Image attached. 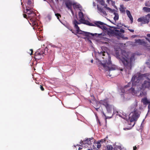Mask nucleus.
Returning a JSON list of instances; mask_svg holds the SVG:
<instances>
[{
  "instance_id": "nucleus-42",
  "label": "nucleus",
  "mask_w": 150,
  "mask_h": 150,
  "mask_svg": "<svg viewBox=\"0 0 150 150\" xmlns=\"http://www.w3.org/2000/svg\"><path fill=\"white\" fill-rule=\"evenodd\" d=\"M101 5H102L103 6L105 5V2L104 1H102L101 2Z\"/></svg>"
},
{
  "instance_id": "nucleus-27",
  "label": "nucleus",
  "mask_w": 150,
  "mask_h": 150,
  "mask_svg": "<svg viewBox=\"0 0 150 150\" xmlns=\"http://www.w3.org/2000/svg\"><path fill=\"white\" fill-rule=\"evenodd\" d=\"M96 144V146H97V147L98 148H100L101 146V144L100 143L99 141H98L97 143H95Z\"/></svg>"
},
{
  "instance_id": "nucleus-2",
  "label": "nucleus",
  "mask_w": 150,
  "mask_h": 150,
  "mask_svg": "<svg viewBox=\"0 0 150 150\" xmlns=\"http://www.w3.org/2000/svg\"><path fill=\"white\" fill-rule=\"evenodd\" d=\"M102 51L100 52H98V53L100 55H102L103 56H106L108 57V61L106 60V62L104 63H101L100 65L103 67L104 69L106 71H110L115 69V67H111V57L110 55L108 52L107 48L106 47H102L101 48Z\"/></svg>"
},
{
  "instance_id": "nucleus-50",
  "label": "nucleus",
  "mask_w": 150,
  "mask_h": 150,
  "mask_svg": "<svg viewBox=\"0 0 150 150\" xmlns=\"http://www.w3.org/2000/svg\"><path fill=\"white\" fill-rule=\"evenodd\" d=\"M146 36L149 38H150V34H148L146 35Z\"/></svg>"
},
{
  "instance_id": "nucleus-53",
  "label": "nucleus",
  "mask_w": 150,
  "mask_h": 150,
  "mask_svg": "<svg viewBox=\"0 0 150 150\" xmlns=\"http://www.w3.org/2000/svg\"><path fill=\"white\" fill-rule=\"evenodd\" d=\"M91 62L92 63H93V59H91Z\"/></svg>"
},
{
  "instance_id": "nucleus-38",
  "label": "nucleus",
  "mask_w": 150,
  "mask_h": 150,
  "mask_svg": "<svg viewBox=\"0 0 150 150\" xmlns=\"http://www.w3.org/2000/svg\"><path fill=\"white\" fill-rule=\"evenodd\" d=\"M105 122L106 123H107V119L108 118H111V117H107L106 116V117H105Z\"/></svg>"
},
{
  "instance_id": "nucleus-56",
  "label": "nucleus",
  "mask_w": 150,
  "mask_h": 150,
  "mask_svg": "<svg viewBox=\"0 0 150 150\" xmlns=\"http://www.w3.org/2000/svg\"><path fill=\"white\" fill-rule=\"evenodd\" d=\"M75 35H76L78 37H79V35H77L76 34Z\"/></svg>"
},
{
  "instance_id": "nucleus-47",
  "label": "nucleus",
  "mask_w": 150,
  "mask_h": 150,
  "mask_svg": "<svg viewBox=\"0 0 150 150\" xmlns=\"http://www.w3.org/2000/svg\"><path fill=\"white\" fill-rule=\"evenodd\" d=\"M146 64L149 66V67L150 68V63L149 62H147Z\"/></svg>"
},
{
  "instance_id": "nucleus-7",
  "label": "nucleus",
  "mask_w": 150,
  "mask_h": 150,
  "mask_svg": "<svg viewBox=\"0 0 150 150\" xmlns=\"http://www.w3.org/2000/svg\"><path fill=\"white\" fill-rule=\"evenodd\" d=\"M25 11V13L28 15L29 17H33L36 16L32 7L26 6Z\"/></svg>"
},
{
  "instance_id": "nucleus-18",
  "label": "nucleus",
  "mask_w": 150,
  "mask_h": 150,
  "mask_svg": "<svg viewBox=\"0 0 150 150\" xmlns=\"http://www.w3.org/2000/svg\"><path fill=\"white\" fill-rule=\"evenodd\" d=\"M126 13L128 16L130 20H131V23H132L133 21V18L131 14V13L129 11L127 10H126Z\"/></svg>"
},
{
  "instance_id": "nucleus-54",
  "label": "nucleus",
  "mask_w": 150,
  "mask_h": 150,
  "mask_svg": "<svg viewBox=\"0 0 150 150\" xmlns=\"http://www.w3.org/2000/svg\"><path fill=\"white\" fill-rule=\"evenodd\" d=\"M143 93V92H142V93H140V96H142V94Z\"/></svg>"
},
{
  "instance_id": "nucleus-31",
  "label": "nucleus",
  "mask_w": 150,
  "mask_h": 150,
  "mask_svg": "<svg viewBox=\"0 0 150 150\" xmlns=\"http://www.w3.org/2000/svg\"><path fill=\"white\" fill-rule=\"evenodd\" d=\"M107 1L108 3H109V2L110 1H111V4L113 6H115V1H113L112 0H107Z\"/></svg>"
},
{
  "instance_id": "nucleus-23",
  "label": "nucleus",
  "mask_w": 150,
  "mask_h": 150,
  "mask_svg": "<svg viewBox=\"0 0 150 150\" xmlns=\"http://www.w3.org/2000/svg\"><path fill=\"white\" fill-rule=\"evenodd\" d=\"M143 10L146 12H150V8L147 7H144L142 8Z\"/></svg>"
},
{
  "instance_id": "nucleus-48",
  "label": "nucleus",
  "mask_w": 150,
  "mask_h": 150,
  "mask_svg": "<svg viewBox=\"0 0 150 150\" xmlns=\"http://www.w3.org/2000/svg\"><path fill=\"white\" fill-rule=\"evenodd\" d=\"M137 147H136V146H134L133 147V150H137Z\"/></svg>"
},
{
  "instance_id": "nucleus-22",
  "label": "nucleus",
  "mask_w": 150,
  "mask_h": 150,
  "mask_svg": "<svg viewBox=\"0 0 150 150\" xmlns=\"http://www.w3.org/2000/svg\"><path fill=\"white\" fill-rule=\"evenodd\" d=\"M129 92L132 93V94L134 95L136 93V91L134 89V88L133 87H131L129 89Z\"/></svg>"
},
{
  "instance_id": "nucleus-9",
  "label": "nucleus",
  "mask_w": 150,
  "mask_h": 150,
  "mask_svg": "<svg viewBox=\"0 0 150 150\" xmlns=\"http://www.w3.org/2000/svg\"><path fill=\"white\" fill-rule=\"evenodd\" d=\"M147 79L150 81V79L147 78ZM146 88L150 89V82L147 81H145L142 84L141 89L144 90Z\"/></svg>"
},
{
  "instance_id": "nucleus-17",
  "label": "nucleus",
  "mask_w": 150,
  "mask_h": 150,
  "mask_svg": "<svg viewBox=\"0 0 150 150\" xmlns=\"http://www.w3.org/2000/svg\"><path fill=\"white\" fill-rule=\"evenodd\" d=\"M99 103L105 107L108 104V101L106 100H101L99 101Z\"/></svg>"
},
{
  "instance_id": "nucleus-13",
  "label": "nucleus",
  "mask_w": 150,
  "mask_h": 150,
  "mask_svg": "<svg viewBox=\"0 0 150 150\" xmlns=\"http://www.w3.org/2000/svg\"><path fill=\"white\" fill-rule=\"evenodd\" d=\"M95 25L102 29H105L106 27L104 26L105 24L100 21H96L94 23Z\"/></svg>"
},
{
  "instance_id": "nucleus-14",
  "label": "nucleus",
  "mask_w": 150,
  "mask_h": 150,
  "mask_svg": "<svg viewBox=\"0 0 150 150\" xmlns=\"http://www.w3.org/2000/svg\"><path fill=\"white\" fill-rule=\"evenodd\" d=\"M97 9L100 14L103 16H105L107 15V13L103 8L97 7Z\"/></svg>"
},
{
  "instance_id": "nucleus-34",
  "label": "nucleus",
  "mask_w": 150,
  "mask_h": 150,
  "mask_svg": "<svg viewBox=\"0 0 150 150\" xmlns=\"http://www.w3.org/2000/svg\"><path fill=\"white\" fill-rule=\"evenodd\" d=\"M31 1L30 0H28V3H27V4H28L27 6H28L29 7H31L30 5L31 4Z\"/></svg>"
},
{
  "instance_id": "nucleus-52",
  "label": "nucleus",
  "mask_w": 150,
  "mask_h": 150,
  "mask_svg": "<svg viewBox=\"0 0 150 150\" xmlns=\"http://www.w3.org/2000/svg\"><path fill=\"white\" fill-rule=\"evenodd\" d=\"M103 115H104L105 117H106V116L105 115V113H104V112H103Z\"/></svg>"
},
{
  "instance_id": "nucleus-49",
  "label": "nucleus",
  "mask_w": 150,
  "mask_h": 150,
  "mask_svg": "<svg viewBox=\"0 0 150 150\" xmlns=\"http://www.w3.org/2000/svg\"><path fill=\"white\" fill-rule=\"evenodd\" d=\"M129 83H128V85H127L126 86H125V88H127V87H128L129 86L128 85H129Z\"/></svg>"
},
{
  "instance_id": "nucleus-32",
  "label": "nucleus",
  "mask_w": 150,
  "mask_h": 150,
  "mask_svg": "<svg viewBox=\"0 0 150 150\" xmlns=\"http://www.w3.org/2000/svg\"><path fill=\"white\" fill-rule=\"evenodd\" d=\"M32 24L35 27L38 26V24L37 22L35 21H33L32 22Z\"/></svg>"
},
{
  "instance_id": "nucleus-28",
  "label": "nucleus",
  "mask_w": 150,
  "mask_h": 150,
  "mask_svg": "<svg viewBox=\"0 0 150 150\" xmlns=\"http://www.w3.org/2000/svg\"><path fill=\"white\" fill-rule=\"evenodd\" d=\"M107 111L109 112L111 110V108L110 106L108 104L105 107Z\"/></svg>"
},
{
  "instance_id": "nucleus-30",
  "label": "nucleus",
  "mask_w": 150,
  "mask_h": 150,
  "mask_svg": "<svg viewBox=\"0 0 150 150\" xmlns=\"http://www.w3.org/2000/svg\"><path fill=\"white\" fill-rule=\"evenodd\" d=\"M145 5L147 7H150V2L149 1H146L145 3Z\"/></svg>"
},
{
  "instance_id": "nucleus-64",
  "label": "nucleus",
  "mask_w": 150,
  "mask_h": 150,
  "mask_svg": "<svg viewBox=\"0 0 150 150\" xmlns=\"http://www.w3.org/2000/svg\"><path fill=\"white\" fill-rule=\"evenodd\" d=\"M103 58H104V57H103Z\"/></svg>"
},
{
  "instance_id": "nucleus-25",
  "label": "nucleus",
  "mask_w": 150,
  "mask_h": 150,
  "mask_svg": "<svg viewBox=\"0 0 150 150\" xmlns=\"http://www.w3.org/2000/svg\"><path fill=\"white\" fill-rule=\"evenodd\" d=\"M120 7V11L122 13H123L125 12V8L124 7V6L122 5H121Z\"/></svg>"
},
{
  "instance_id": "nucleus-21",
  "label": "nucleus",
  "mask_w": 150,
  "mask_h": 150,
  "mask_svg": "<svg viewBox=\"0 0 150 150\" xmlns=\"http://www.w3.org/2000/svg\"><path fill=\"white\" fill-rule=\"evenodd\" d=\"M74 5H73V7L74 9H79L80 8V5L79 4H77L74 1Z\"/></svg>"
},
{
  "instance_id": "nucleus-59",
  "label": "nucleus",
  "mask_w": 150,
  "mask_h": 150,
  "mask_svg": "<svg viewBox=\"0 0 150 150\" xmlns=\"http://www.w3.org/2000/svg\"><path fill=\"white\" fill-rule=\"evenodd\" d=\"M123 70V69H120V70L121 71H122Z\"/></svg>"
},
{
  "instance_id": "nucleus-39",
  "label": "nucleus",
  "mask_w": 150,
  "mask_h": 150,
  "mask_svg": "<svg viewBox=\"0 0 150 150\" xmlns=\"http://www.w3.org/2000/svg\"><path fill=\"white\" fill-rule=\"evenodd\" d=\"M40 88L42 91H44V89L42 86L40 85Z\"/></svg>"
},
{
  "instance_id": "nucleus-37",
  "label": "nucleus",
  "mask_w": 150,
  "mask_h": 150,
  "mask_svg": "<svg viewBox=\"0 0 150 150\" xmlns=\"http://www.w3.org/2000/svg\"><path fill=\"white\" fill-rule=\"evenodd\" d=\"M146 39L149 42V43H148V44H150V39L147 38H146ZM150 47V46L149 47Z\"/></svg>"
},
{
  "instance_id": "nucleus-3",
  "label": "nucleus",
  "mask_w": 150,
  "mask_h": 150,
  "mask_svg": "<svg viewBox=\"0 0 150 150\" xmlns=\"http://www.w3.org/2000/svg\"><path fill=\"white\" fill-rule=\"evenodd\" d=\"M73 24L74 25V27L76 29V33L81 34L85 36L90 37L91 36H96L97 35V33H90L84 32L81 30L78 25L80 24L79 22L78 21L74 19L73 21Z\"/></svg>"
},
{
  "instance_id": "nucleus-10",
  "label": "nucleus",
  "mask_w": 150,
  "mask_h": 150,
  "mask_svg": "<svg viewBox=\"0 0 150 150\" xmlns=\"http://www.w3.org/2000/svg\"><path fill=\"white\" fill-rule=\"evenodd\" d=\"M44 52L42 51L39 52L38 51H36L35 54L34 58L38 60L41 59L44 56Z\"/></svg>"
},
{
  "instance_id": "nucleus-46",
  "label": "nucleus",
  "mask_w": 150,
  "mask_h": 150,
  "mask_svg": "<svg viewBox=\"0 0 150 150\" xmlns=\"http://www.w3.org/2000/svg\"><path fill=\"white\" fill-rule=\"evenodd\" d=\"M23 17L24 18H27V15L26 14H23Z\"/></svg>"
},
{
  "instance_id": "nucleus-44",
  "label": "nucleus",
  "mask_w": 150,
  "mask_h": 150,
  "mask_svg": "<svg viewBox=\"0 0 150 150\" xmlns=\"http://www.w3.org/2000/svg\"><path fill=\"white\" fill-rule=\"evenodd\" d=\"M30 51H31V53L30 54V55H31L33 54V51L32 49H30Z\"/></svg>"
},
{
  "instance_id": "nucleus-8",
  "label": "nucleus",
  "mask_w": 150,
  "mask_h": 150,
  "mask_svg": "<svg viewBox=\"0 0 150 150\" xmlns=\"http://www.w3.org/2000/svg\"><path fill=\"white\" fill-rule=\"evenodd\" d=\"M135 43H138L140 45H143L146 48H148L150 46V44H148L147 42H145L143 40L135 39Z\"/></svg>"
},
{
  "instance_id": "nucleus-61",
  "label": "nucleus",
  "mask_w": 150,
  "mask_h": 150,
  "mask_svg": "<svg viewBox=\"0 0 150 150\" xmlns=\"http://www.w3.org/2000/svg\"><path fill=\"white\" fill-rule=\"evenodd\" d=\"M99 34H98V36H99Z\"/></svg>"
},
{
  "instance_id": "nucleus-19",
  "label": "nucleus",
  "mask_w": 150,
  "mask_h": 150,
  "mask_svg": "<svg viewBox=\"0 0 150 150\" xmlns=\"http://www.w3.org/2000/svg\"><path fill=\"white\" fill-rule=\"evenodd\" d=\"M79 16L80 19V22L84 19V15L83 13L81 11L79 13Z\"/></svg>"
},
{
  "instance_id": "nucleus-57",
  "label": "nucleus",
  "mask_w": 150,
  "mask_h": 150,
  "mask_svg": "<svg viewBox=\"0 0 150 150\" xmlns=\"http://www.w3.org/2000/svg\"><path fill=\"white\" fill-rule=\"evenodd\" d=\"M98 122H99V124L100 125V121H98Z\"/></svg>"
},
{
  "instance_id": "nucleus-1",
  "label": "nucleus",
  "mask_w": 150,
  "mask_h": 150,
  "mask_svg": "<svg viewBox=\"0 0 150 150\" xmlns=\"http://www.w3.org/2000/svg\"><path fill=\"white\" fill-rule=\"evenodd\" d=\"M116 57L119 59L120 63L122 64L128 70H130L132 69V62L134 58V56H132L130 58L125 51L122 52L120 54L117 51L116 52Z\"/></svg>"
},
{
  "instance_id": "nucleus-6",
  "label": "nucleus",
  "mask_w": 150,
  "mask_h": 150,
  "mask_svg": "<svg viewBox=\"0 0 150 150\" xmlns=\"http://www.w3.org/2000/svg\"><path fill=\"white\" fill-rule=\"evenodd\" d=\"M150 21V13H149L145 16L141 17L138 18L137 21L139 22H142L143 24H148Z\"/></svg>"
},
{
  "instance_id": "nucleus-16",
  "label": "nucleus",
  "mask_w": 150,
  "mask_h": 150,
  "mask_svg": "<svg viewBox=\"0 0 150 150\" xmlns=\"http://www.w3.org/2000/svg\"><path fill=\"white\" fill-rule=\"evenodd\" d=\"M110 12L113 13L114 15H115V16L114 17V20L115 21L119 19V15L117 13V11H115V9H114V11Z\"/></svg>"
},
{
  "instance_id": "nucleus-12",
  "label": "nucleus",
  "mask_w": 150,
  "mask_h": 150,
  "mask_svg": "<svg viewBox=\"0 0 150 150\" xmlns=\"http://www.w3.org/2000/svg\"><path fill=\"white\" fill-rule=\"evenodd\" d=\"M65 3L66 7L68 9H71L72 8V6L74 5V1L70 0H67L65 2Z\"/></svg>"
},
{
  "instance_id": "nucleus-60",
  "label": "nucleus",
  "mask_w": 150,
  "mask_h": 150,
  "mask_svg": "<svg viewBox=\"0 0 150 150\" xmlns=\"http://www.w3.org/2000/svg\"><path fill=\"white\" fill-rule=\"evenodd\" d=\"M131 123L132 122H131ZM130 125H132V124L130 123Z\"/></svg>"
},
{
  "instance_id": "nucleus-58",
  "label": "nucleus",
  "mask_w": 150,
  "mask_h": 150,
  "mask_svg": "<svg viewBox=\"0 0 150 150\" xmlns=\"http://www.w3.org/2000/svg\"><path fill=\"white\" fill-rule=\"evenodd\" d=\"M82 149V148H80L79 147V149H79V150H80V149Z\"/></svg>"
},
{
  "instance_id": "nucleus-40",
  "label": "nucleus",
  "mask_w": 150,
  "mask_h": 150,
  "mask_svg": "<svg viewBox=\"0 0 150 150\" xmlns=\"http://www.w3.org/2000/svg\"><path fill=\"white\" fill-rule=\"evenodd\" d=\"M91 97L92 98V100H95V97L93 95H91Z\"/></svg>"
},
{
  "instance_id": "nucleus-33",
  "label": "nucleus",
  "mask_w": 150,
  "mask_h": 150,
  "mask_svg": "<svg viewBox=\"0 0 150 150\" xmlns=\"http://www.w3.org/2000/svg\"><path fill=\"white\" fill-rule=\"evenodd\" d=\"M55 15L57 17V19L59 20H60L59 18L60 17H61V16L60 14L59 13H56Z\"/></svg>"
},
{
  "instance_id": "nucleus-20",
  "label": "nucleus",
  "mask_w": 150,
  "mask_h": 150,
  "mask_svg": "<svg viewBox=\"0 0 150 150\" xmlns=\"http://www.w3.org/2000/svg\"><path fill=\"white\" fill-rule=\"evenodd\" d=\"M141 101L145 105H147L150 103V102L146 98H142V100Z\"/></svg>"
},
{
  "instance_id": "nucleus-4",
  "label": "nucleus",
  "mask_w": 150,
  "mask_h": 150,
  "mask_svg": "<svg viewBox=\"0 0 150 150\" xmlns=\"http://www.w3.org/2000/svg\"><path fill=\"white\" fill-rule=\"evenodd\" d=\"M122 26L117 25V27L111 26L110 28L108 31V33L110 34H113L117 36H120L122 33H124L125 31L122 29H120L119 30H117V29H120Z\"/></svg>"
},
{
  "instance_id": "nucleus-11",
  "label": "nucleus",
  "mask_w": 150,
  "mask_h": 150,
  "mask_svg": "<svg viewBox=\"0 0 150 150\" xmlns=\"http://www.w3.org/2000/svg\"><path fill=\"white\" fill-rule=\"evenodd\" d=\"M93 138L92 137V138H87L85 140H83V145H84L85 148L88 147L90 145L92 144V142H93Z\"/></svg>"
},
{
  "instance_id": "nucleus-26",
  "label": "nucleus",
  "mask_w": 150,
  "mask_h": 150,
  "mask_svg": "<svg viewBox=\"0 0 150 150\" xmlns=\"http://www.w3.org/2000/svg\"><path fill=\"white\" fill-rule=\"evenodd\" d=\"M137 79V77L136 76H133L132 79L131 81L132 82V83L133 84L134 83H135V82H136L137 81H135V79Z\"/></svg>"
},
{
  "instance_id": "nucleus-15",
  "label": "nucleus",
  "mask_w": 150,
  "mask_h": 150,
  "mask_svg": "<svg viewBox=\"0 0 150 150\" xmlns=\"http://www.w3.org/2000/svg\"><path fill=\"white\" fill-rule=\"evenodd\" d=\"M79 23H80V24L81 23H83L90 26L93 25L92 23H90L88 21L85 20L84 19Z\"/></svg>"
},
{
  "instance_id": "nucleus-51",
  "label": "nucleus",
  "mask_w": 150,
  "mask_h": 150,
  "mask_svg": "<svg viewBox=\"0 0 150 150\" xmlns=\"http://www.w3.org/2000/svg\"><path fill=\"white\" fill-rule=\"evenodd\" d=\"M137 36V35H133L132 36V37H133V38H135V37H136Z\"/></svg>"
},
{
  "instance_id": "nucleus-62",
  "label": "nucleus",
  "mask_w": 150,
  "mask_h": 150,
  "mask_svg": "<svg viewBox=\"0 0 150 150\" xmlns=\"http://www.w3.org/2000/svg\"><path fill=\"white\" fill-rule=\"evenodd\" d=\"M88 150H91L90 149H88Z\"/></svg>"
},
{
  "instance_id": "nucleus-45",
  "label": "nucleus",
  "mask_w": 150,
  "mask_h": 150,
  "mask_svg": "<svg viewBox=\"0 0 150 150\" xmlns=\"http://www.w3.org/2000/svg\"><path fill=\"white\" fill-rule=\"evenodd\" d=\"M69 10H70L71 11V13L72 14H73V11L72 10V8H71V9H68Z\"/></svg>"
},
{
  "instance_id": "nucleus-55",
  "label": "nucleus",
  "mask_w": 150,
  "mask_h": 150,
  "mask_svg": "<svg viewBox=\"0 0 150 150\" xmlns=\"http://www.w3.org/2000/svg\"><path fill=\"white\" fill-rule=\"evenodd\" d=\"M99 108H96V110H98Z\"/></svg>"
},
{
  "instance_id": "nucleus-63",
  "label": "nucleus",
  "mask_w": 150,
  "mask_h": 150,
  "mask_svg": "<svg viewBox=\"0 0 150 150\" xmlns=\"http://www.w3.org/2000/svg\"><path fill=\"white\" fill-rule=\"evenodd\" d=\"M46 0H44V1H46Z\"/></svg>"
},
{
  "instance_id": "nucleus-41",
  "label": "nucleus",
  "mask_w": 150,
  "mask_h": 150,
  "mask_svg": "<svg viewBox=\"0 0 150 150\" xmlns=\"http://www.w3.org/2000/svg\"><path fill=\"white\" fill-rule=\"evenodd\" d=\"M72 32V33L75 34H76L74 33V31L73 30L71 29V28H70V29H69Z\"/></svg>"
},
{
  "instance_id": "nucleus-24",
  "label": "nucleus",
  "mask_w": 150,
  "mask_h": 150,
  "mask_svg": "<svg viewBox=\"0 0 150 150\" xmlns=\"http://www.w3.org/2000/svg\"><path fill=\"white\" fill-rule=\"evenodd\" d=\"M104 6V8H105L106 9L108 10L109 12H112L114 11V9H112L111 8L107 7V5L106 4H105V5H103Z\"/></svg>"
},
{
  "instance_id": "nucleus-29",
  "label": "nucleus",
  "mask_w": 150,
  "mask_h": 150,
  "mask_svg": "<svg viewBox=\"0 0 150 150\" xmlns=\"http://www.w3.org/2000/svg\"><path fill=\"white\" fill-rule=\"evenodd\" d=\"M135 124V123L134 122V123H133V125H132V127H128V128H123V129L125 130H129L132 129V127L134 126Z\"/></svg>"
},
{
  "instance_id": "nucleus-43",
  "label": "nucleus",
  "mask_w": 150,
  "mask_h": 150,
  "mask_svg": "<svg viewBox=\"0 0 150 150\" xmlns=\"http://www.w3.org/2000/svg\"><path fill=\"white\" fill-rule=\"evenodd\" d=\"M128 30H129L130 32H133L134 31V30L133 29H128Z\"/></svg>"
},
{
  "instance_id": "nucleus-36",
  "label": "nucleus",
  "mask_w": 150,
  "mask_h": 150,
  "mask_svg": "<svg viewBox=\"0 0 150 150\" xmlns=\"http://www.w3.org/2000/svg\"><path fill=\"white\" fill-rule=\"evenodd\" d=\"M80 144H81L82 145V147H84V145H83V141L81 140L80 141Z\"/></svg>"
},
{
  "instance_id": "nucleus-35",
  "label": "nucleus",
  "mask_w": 150,
  "mask_h": 150,
  "mask_svg": "<svg viewBox=\"0 0 150 150\" xmlns=\"http://www.w3.org/2000/svg\"><path fill=\"white\" fill-rule=\"evenodd\" d=\"M105 141H106V140L105 139H101L100 141H99V142H100H100L103 143L104 142H105Z\"/></svg>"
},
{
  "instance_id": "nucleus-5",
  "label": "nucleus",
  "mask_w": 150,
  "mask_h": 150,
  "mask_svg": "<svg viewBox=\"0 0 150 150\" xmlns=\"http://www.w3.org/2000/svg\"><path fill=\"white\" fill-rule=\"evenodd\" d=\"M137 105V104L134 105L133 111L130 114L129 119L130 122L136 121L140 116V113L138 110L136 108Z\"/></svg>"
}]
</instances>
